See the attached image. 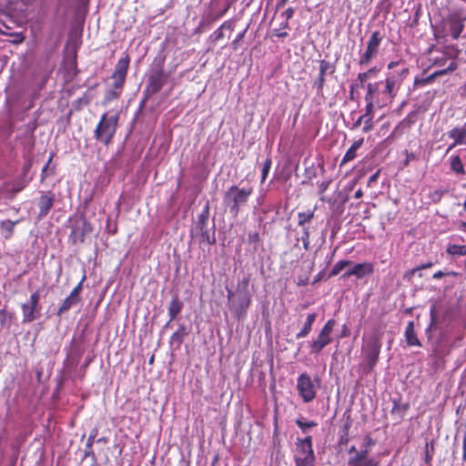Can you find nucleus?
I'll return each instance as SVG.
<instances>
[{
	"instance_id": "obj_1",
	"label": "nucleus",
	"mask_w": 466,
	"mask_h": 466,
	"mask_svg": "<svg viewBox=\"0 0 466 466\" xmlns=\"http://www.w3.org/2000/svg\"><path fill=\"white\" fill-rule=\"evenodd\" d=\"M383 332L380 329H374L368 335L363 337V344L361 347V355L363 361L360 365V369L364 374L371 372L376 366L381 350V338Z\"/></svg>"
},
{
	"instance_id": "obj_2",
	"label": "nucleus",
	"mask_w": 466,
	"mask_h": 466,
	"mask_svg": "<svg viewBox=\"0 0 466 466\" xmlns=\"http://www.w3.org/2000/svg\"><path fill=\"white\" fill-rule=\"evenodd\" d=\"M253 193L251 187L240 188L237 186L230 187L224 196V203L234 216H238L240 208L245 205Z\"/></svg>"
},
{
	"instance_id": "obj_3",
	"label": "nucleus",
	"mask_w": 466,
	"mask_h": 466,
	"mask_svg": "<svg viewBox=\"0 0 466 466\" xmlns=\"http://www.w3.org/2000/svg\"><path fill=\"white\" fill-rule=\"evenodd\" d=\"M117 122V114L111 116L104 114L95 130L96 139L107 145L116 133Z\"/></svg>"
},
{
	"instance_id": "obj_4",
	"label": "nucleus",
	"mask_w": 466,
	"mask_h": 466,
	"mask_svg": "<svg viewBox=\"0 0 466 466\" xmlns=\"http://www.w3.org/2000/svg\"><path fill=\"white\" fill-rule=\"evenodd\" d=\"M296 445V466H313L315 456L312 449V438L308 436L305 439H298Z\"/></svg>"
},
{
	"instance_id": "obj_5",
	"label": "nucleus",
	"mask_w": 466,
	"mask_h": 466,
	"mask_svg": "<svg viewBox=\"0 0 466 466\" xmlns=\"http://www.w3.org/2000/svg\"><path fill=\"white\" fill-rule=\"evenodd\" d=\"M336 321L334 319H329L326 324L320 329L318 337L314 339L311 344V352L319 353L326 346L332 341L331 333L334 329Z\"/></svg>"
},
{
	"instance_id": "obj_6",
	"label": "nucleus",
	"mask_w": 466,
	"mask_h": 466,
	"mask_svg": "<svg viewBox=\"0 0 466 466\" xmlns=\"http://www.w3.org/2000/svg\"><path fill=\"white\" fill-rule=\"evenodd\" d=\"M297 390L303 401L308 403L312 401L317 394V387L307 373H302L297 380Z\"/></svg>"
},
{
	"instance_id": "obj_7",
	"label": "nucleus",
	"mask_w": 466,
	"mask_h": 466,
	"mask_svg": "<svg viewBox=\"0 0 466 466\" xmlns=\"http://www.w3.org/2000/svg\"><path fill=\"white\" fill-rule=\"evenodd\" d=\"M228 300L229 309L240 318L245 314L250 305V296L248 293H238L236 296L231 289H228Z\"/></svg>"
},
{
	"instance_id": "obj_8",
	"label": "nucleus",
	"mask_w": 466,
	"mask_h": 466,
	"mask_svg": "<svg viewBox=\"0 0 466 466\" xmlns=\"http://www.w3.org/2000/svg\"><path fill=\"white\" fill-rule=\"evenodd\" d=\"M39 299V292L35 291L27 302L22 304L23 322L29 323L40 317Z\"/></svg>"
},
{
	"instance_id": "obj_9",
	"label": "nucleus",
	"mask_w": 466,
	"mask_h": 466,
	"mask_svg": "<svg viewBox=\"0 0 466 466\" xmlns=\"http://www.w3.org/2000/svg\"><path fill=\"white\" fill-rule=\"evenodd\" d=\"M407 73L408 68H403L399 76L392 75L386 78L385 88L384 91L382 92V95L384 96L383 104L391 102L392 98L396 96V93L400 88L401 82L400 77L405 76Z\"/></svg>"
},
{
	"instance_id": "obj_10",
	"label": "nucleus",
	"mask_w": 466,
	"mask_h": 466,
	"mask_svg": "<svg viewBox=\"0 0 466 466\" xmlns=\"http://www.w3.org/2000/svg\"><path fill=\"white\" fill-rule=\"evenodd\" d=\"M92 230V226L84 218H76L72 225L70 238L73 243L83 242Z\"/></svg>"
},
{
	"instance_id": "obj_11",
	"label": "nucleus",
	"mask_w": 466,
	"mask_h": 466,
	"mask_svg": "<svg viewBox=\"0 0 466 466\" xmlns=\"http://www.w3.org/2000/svg\"><path fill=\"white\" fill-rule=\"evenodd\" d=\"M381 40L382 37L379 31H375L371 34L367 43V49L360 56V65H368L370 60L377 56Z\"/></svg>"
},
{
	"instance_id": "obj_12",
	"label": "nucleus",
	"mask_w": 466,
	"mask_h": 466,
	"mask_svg": "<svg viewBox=\"0 0 466 466\" xmlns=\"http://www.w3.org/2000/svg\"><path fill=\"white\" fill-rule=\"evenodd\" d=\"M464 20L459 14H452L448 17L449 33L453 39H458L464 29Z\"/></svg>"
},
{
	"instance_id": "obj_13",
	"label": "nucleus",
	"mask_w": 466,
	"mask_h": 466,
	"mask_svg": "<svg viewBox=\"0 0 466 466\" xmlns=\"http://www.w3.org/2000/svg\"><path fill=\"white\" fill-rule=\"evenodd\" d=\"M448 136L453 140V143L449 146L447 151L460 145L466 146V122L462 126L453 127L449 131Z\"/></svg>"
},
{
	"instance_id": "obj_14",
	"label": "nucleus",
	"mask_w": 466,
	"mask_h": 466,
	"mask_svg": "<svg viewBox=\"0 0 466 466\" xmlns=\"http://www.w3.org/2000/svg\"><path fill=\"white\" fill-rule=\"evenodd\" d=\"M374 271V266L370 262H364L355 264L351 268H350L344 276L349 278L350 276H355L358 279H361L367 275L372 274Z\"/></svg>"
},
{
	"instance_id": "obj_15",
	"label": "nucleus",
	"mask_w": 466,
	"mask_h": 466,
	"mask_svg": "<svg viewBox=\"0 0 466 466\" xmlns=\"http://www.w3.org/2000/svg\"><path fill=\"white\" fill-rule=\"evenodd\" d=\"M55 195L51 192L43 193L40 197L38 207L39 214L38 218L41 219L46 217L54 205Z\"/></svg>"
},
{
	"instance_id": "obj_16",
	"label": "nucleus",
	"mask_w": 466,
	"mask_h": 466,
	"mask_svg": "<svg viewBox=\"0 0 466 466\" xmlns=\"http://www.w3.org/2000/svg\"><path fill=\"white\" fill-rule=\"evenodd\" d=\"M327 72L332 74L334 72V68L329 62L321 60L319 62V75L317 81L314 83V86L318 91H321L323 89L325 83L324 76Z\"/></svg>"
},
{
	"instance_id": "obj_17",
	"label": "nucleus",
	"mask_w": 466,
	"mask_h": 466,
	"mask_svg": "<svg viewBox=\"0 0 466 466\" xmlns=\"http://www.w3.org/2000/svg\"><path fill=\"white\" fill-rule=\"evenodd\" d=\"M128 66H129V57L127 56L119 59L117 64L116 65V68L113 73L112 78H119V79H121L122 77L126 78Z\"/></svg>"
},
{
	"instance_id": "obj_18",
	"label": "nucleus",
	"mask_w": 466,
	"mask_h": 466,
	"mask_svg": "<svg viewBox=\"0 0 466 466\" xmlns=\"http://www.w3.org/2000/svg\"><path fill=\"white\" fill-rule=\"evenodd\" d=\"M165 83V75L162 71L157 72L149 78V88L156 93L161 89Z\"/></svg>"
},
{
	"instance_id": "obj_19",
	"label": "nucleus",
	"mask_w": 466,
	"mask_h": 466,
	"mask_svg": "<svg viewBox=\"0 0 466 466\" xmlns=\"http://www.w3.org/2000/svg\"><path fill=\"white\" fill-rule=\"evenodd\" d=\"M405 338L409 346H420V340L417 338V334L414 329V324L410 321L405 329Z\"/></svg>"
},
{
	"instance_id": "obj_20",
	"label": "nucleus",
	"mask_w": 466,
	"mask_h": 466,
	"mask_svg": "<svg viewBox=\"0 0 466 466\" xmlns=\"http://www.w3.org/2000/svg\"><path fill=\"white\" fill-rule=\"evenodd\" d=\"M450 167L451 170L456 175L462 176L466 173L464 165L459 155H453L450 157Z\"/></svg>"
},
{
	"instance_id": "obj_21",
	"label": "nucleus",
	"mask_w": 466,
	"mask_h": 466,
	"mask_svg": "<svg viewBox=\"0 0 466 466\" xmlns=\"http://www.w3.org/2000/svg\"><path fill=\"white\" fill-rule=\"evenodd\" d=\"M362 144H363V138H360V139L355 141L351 145V147L347 150V152L345 153L340 165L342 166L345 163L353 160L357 156V154H356L357 150L362 146Z\"/></svg>"
},
{
	"instance_id": "obj_22",
	"label": "nucleus",
	"mask_w": 466,
	"mask_h": 466,
	"mask_svg": "<svg viewBox=\"0 0 466 466\" xmlns=\"http://www.w3.org/2000/svg\"><path fill=\"white\" fill-rule=\"evenodd\" d=\"M317 315L316 313H309L307 316V319L304 323L303 328L296 335L297 339H302L308 336V334L310 332L312 329V325L314 321L316 320Z\"/></svg>"
},
{
	"instance_id": "obj_23",
	"label": "nucleus",
	"mask_w": 466,
	"mask_h": 466,
	"mask_svg": "<svg viewBox=\"0 0 466 466\" xmlns=\"http://www.w3.org/2000/svg\"><path fill=\"white\" fill-rule=\"evenodd\" d=\"M349 466H379V461L374 459H361L358 457H350L348 461Z\"/></svg>"
},
{
	"instance_id": "obj_24",
	"label": "nucleus",
	"mask_w": 466,
	"mask_h": 466,
	"mask_svg": "<svg viewBox=\"0 0 466 466\" xmlns=\"http://www.w3.org/2000/svg\"><path fill=\"white\" fill-rule=\"evenodd\" d=\"M183 303L177 298H173L168 306V315L170 320L174 319L177 315L181 311Z\"/></svg>"
},
{
	"instance_id": "obj_25",
	"label": "nucleus",
	"mask_w": 466,
	"mask_h": 466,
	"mask_svg": "<svg viewBox=\"0 0 466 466\" xmlns=\"http://www.w3.org/2000/svg\"><path fill=\"white\" fill-rule=\"evenodd\" d=\"M80 298H76L73 295L69 294L67 298H66L58 309V314L67 311L70 308L76 305L79 301Z\"/></svg>"
},
{
	"instance_id": "obj_26",
	"label": "nucleus",
	"mask_w": 466,
	"mask_h": 466,
	"mask_svg": "<svg viewBox=\"0 0 466 466\" xmlns=\"http://www.w3.org/2000/svg\"><path fill=\"white\" fill-rule=\"evenodd\" d=\"M458 67V64L455 62V61H451V64L449 65V66L447 68H444V69H441V70H438V71H435L434 73H432L430 76H429V79H434L435 77L437 76H442V75H446L450 72H453L454 70H456Z\"/></svg>"
},
{
	"instance_id": "obj_27",
	"label": "nucleus",
	"mask_w": 466,
	"mask_h": 466,
	"mask_svg": "<svg viewBox=\"0 0 466 466\" xmlns=\"http://www.w3.org/2000/svg\"><path fill=\"white\" fill-rule=\"evenodd\" d=\"M447 252L451 256H462L466 254V247L461 245H451Z\"/></svg>"
},
{
	"instance_id": "obj_28",
	"label": "nucleus",
	"mask_w": 466,
	"mask_h": 466,
	"mask_svg": "<svg viewBox=\"0 0 466 466\" xmlns=\"http://www.w3.org/2000/svg\"><path fill=\"white\" fill-rule=\"evenodd\" d=\"M17 222L18 221H12L9 219L1 222V228L6 233L5 238H9L12 235L14 228Z\"/></svg>"
},
{
	"instance_id": "obj_29",
	"label": "nucleus",
	"mask_w": 466,
	"mask_h": 466,
	"mask_svg": "<svg viewBox=\"0 0 466 466\" xmlns=\"http://www.w3.org/2000/svg\"><path fill=\"white\" fill-rule=\"evenodd\" d=\"M445 56L452 61H455V59L459 56L461 50L454 45L447 46H445Z\"/></svg>"
},
{
	"instance_id": "obj_30",
	"label": "nucleus",
	"mask_w": 466,
	"mask_h": 466,
	"mask_svg": "<svg viewBox=\"0 0 466 466\" xmlns=\"http://www.w3.org/2000/svg\"><path fill=\"white\" fill-rule=\"evenodd\" d=\"M313 216H314V212L313 211L299 212V215H298L299 226H301V227L304 228V225L306 223L310 222V220L312 219Z\"/></svg>"
},
{
	"instance_id": "obj_31",
	"label": "nucleus",
	"mask_w": 466,
	"mask_h": 466,
	"mask_svg": "<svg viewBox=\"0 0 466 466\" xmlns=\"http://www.w3.org/2000/svg\"><path fill=\"white\" fill-rule=\"evenodd\" d=\"M378 89H379V84L378 83H374V84H368L367 85V93H366V96H365V100H375V94L378 92Z\"/></svg>"
},
{
	"instance_id": "obj_32",
	"label": "nucleus",
	"mask_w": 466,
	"mask_h": 466,
	"mask_svg": "<svg viewBox=\"0 0 466 466\" xmlns=\"http://www.w3.org/2000/svg\"><path fill=\"white\" fill-rule=\"evenodd\" d=\"M185 335L186 329L184 326H180L179 329L172 334L170 340L171 342H177L178 344H180Z\"/></svg>"
},
{
	"instance_id": "obj_33",
	"label": "nucleus",
	"mask_w": 466,
	"mask_h": 466,
	"mask_svg": "<svg viewBox=\"0 0 466 466\" xmlns=\"http://www.w3.org/2000/svg\"><path fill=\"white\" fill-rule=\"evenodd\" d=\"M350 264H351V262L350 260H339V261H338L334 265V267H333V268H332V270L330 272V275L331 276L338 275L345 267L349 266Z\"/></svg>"
},
{
	"instance_id": "obj_34",
	"label": "nucleus",
	"mask_w": 466,
	"mask_h": 466,
	"mask_svg": "<svg viewBox=\"0 0 466 466\" xmlns=\"http://www.w3.org/2000/svg\"><path fill=\"white\" fill-rule=\"evenodd\" d=\"M296 424L302 430L303 432H306L309 428L317 426L315 421H304L302 419H297Z\"/></svg>"
},
{
	"instance_id": "obj_35",
	"label": "nucleus",
	"mask_w": 466,
	"mask_h": 466,
	"mask_svg": "<svg viewBox=\"0 0 466 466\" xmlns=\"http://www.w3.org/2000/svg\"><path fill=\"white\" fill-rule=\"evenodd\" d=\"M248 278L245 277L238 283L237 292L238 293H248Z\"/></svg>"
},
{
	"instance_id": "obj_36",
	"label": "nucleus",
	"mask_w": 466,
	"mask_h": 466,
	"mask_svg": "<svg viewBox=\"0 0 466 466\" xmlns=\"http://www.w3.org/2000/svg\"><path fill=\"white\" fill-rule=\"evenodd\" d=\"M271 167V159L267 158L263 164L262 172H261V183H264Z\"/></svg>"
},
{
	"instance_id": "obj_37",
	"label": "nucleus",
	"mask_w": 466,
	"mask_h": 466,
	"mask_svg": "<svg viewBox=\"0 0 466 466\" xmlns=\"http://www.w3.org/2000/svg\"><path fill=\"white\" fill-rule=\"evenodd\" d=\"M366 101V113L364 114L367 117H373L372 116V110L374 107V104L376 103V100H365ZM379 106H381L382 105H380L379 102H377Z\"/></svg>"
},
{
	"instance_id": "obj_38",
	"label": "nucleus",
	"mask_w": 466,
	"mask_h": 466,
	"mask_svg": "<svg viewBox=\"0 0 466 466\" xmlns=\"http://www.w3.org/2000/svg\"><path fill=\"white\" fill-rule=\"evenodd\" d=\"M444 194V191L441 189H436L430 193L429 198L434 203H438L441 201L442 196Z\"/></svg>"
},
{
	"instance_id": "obj_39",
	"label": "nucleus",
	"mask_w": 466,
	"mask_h": 466,
	"mask_svg": "<svg viewBox=\"0 0 466 466\" xmlns=\"http://www.w3.org/2000/svg\"><path fill=\"white\" fill-rule=\"evenodd\" d=\"M0 34L7 35H13L15 37L14 42L16 43V44L22 43L24 41V39H25V37H24V35L22 34H20V33L13 34V33H10L8 31H5V30L2 29L1 27H0Z\"/></svg>"
},
{
	"instance_id": "obj_40",
	"label": "nucleus",
	"mask_w": 466,
	"mask_h": 466,
	"mask_svg": "<svg viewBox=\"0 0 466 466\" xmlns=\"http://www.w3.org/2000/svg\"><path fill=\"white\" fill-rule=\"evenodd\" d=\"M301 240H302V243H303V246L306 249L309 248V228L304 227L303 228V233H302V236H301Z\"/></svg>"
},
{
	"instance_id": "obj_41",
	"label": "nucleus",
	"mask_w": 466,
	"mask_h": 466,
	"mask_svg": "<svg viewBox=\"0 0 466 466\" xmlns=\"http://www.w3.org/2000/svg\"><path fill=\"white\" fill-rule=\"evenodd\" d=\"M370 449L369 448H363L361 451H356V454L351 455L350 457H358V458H365V459H371L369 457Z\"/></svg>"
},
{
	"instance_id": "obj_42",
	"label": "nucleus",
	"mask_w": 466,
	"mask_h": 466,
	"mask_svg": "<svg viewBox=\"0 0 466 466\" xmlns=\"http://www.w3.org/2000/svg\"><path fill=\"white\" fill-rule=\"evenodd\" d=\"M370 449L369 448H363L361 451H356V454L351 455L350 457H358V458H365V459H371L369 457Z\"/></svg>"
},
{
	"instance_id": "obj_43",
	"label": "nucleus",
	"mask_w": 466,
	"mask_h": 466,
	"mask_svg": "<svg viewBox=\"0 0 466 466\" xmlns=\"http://www.w3.org/2000/svg\"><path fill=\"white\" fill-rule=\"evenodd\" d=\"M374 445H375V441L369 435L365 436L363 443H362V448L370 449Z\"/></svg>"
},
{
	"instance_id": "obj_44",
	"label": "nucleus",
	"mask_w": 466,
	"mask_h": 466,
	"mask_svg": "<svg viewBox=\"0 0 466 466\" xmlns=\"http://www.w3.org/2000/svg\"><path fill=\"white\" fill-rule=\"evenodd\" d=\"M85 278L86 277L84 276L82 280L77 284V286L73 289V290L70 293L71 295H73L76 298H79L80 292L82 290V283H83Z\"/></svg>"
},
{
	"instance_id": "obj_45",
	"label": "nucleus",
	"mask_w": 466,
	"mask_h": 466,
	"mask_svg": "<svg viewBox=\"0 0 466 466\" xmlns=\"http://www.w3.org/2000/svg\"><path fill=\"white\" fill-rule=\"evenodd\" d=\"M372 118L373 117H367L364 119L365 126L363 127L364 132H369L372 128Z\"/></svg>"
},
{
	"instance_id": "obj_46",
	"label": "nucleus",
	"mask_w": 466,
	"mask_h": 466,
	"mask_svg": "<svg viewBox=\"0 0 466 466\" xmlns=\"http://www.w3.org/2000/svg\"><path fill=\"white\" fill-rule=\"evenodd\" d=\"M113 79H114V84H113L114 87L116 89H121L126 78L122 77L121 79H119V78H113Z\"/></svg>"
},
{
	"instance_id": "obj_47",
	"label": "nucleus",
	"mask_w": 466,
	"mask_h": 466,
	"mask_svg": "<svg viewBox=\"0 0 466 466\" xmlns=\"http://www.w3.org/2000/svg\"><path fill=\"white\" fill-rule=\"evenodd\" d=\"M370 77V76L367 72L360 73L358 75V80L360 82L361 85L364 82H366Z\"/></svg>"
},
{
	"instance_id": "obj_48",
	"label": "nucleus",
	"mask_w": 466,
	"mask_h": 466,
	"mask_svg": "<svg viewBox=\"0 0 466 466\" xmlns=\"http://www.w3.org/2000/svg\"><path fill=\"white\" fill-rule=\"evenodd\" d=\"M225 28L231 29V25H230V24L224 23V24H223V25L218 28V32H217V34H218V35H217V36H216V38H217V39H218V38H220V37H222V36H223V35H222V30H223V29H225Z\"/></svg>"
},
{
	"instance_id": "obj_49",
	"label": "nucleus",
	"mask_w": 466,
	"mask_h": 466,
	"mask_svg": "<svg viewBox=\"0 0 466 466\" xmlns=\"http://www.w3.org/2000/svg\"><path fill=\"white\" fill-rule=\"evenodd\" d=\"M447 58L448 57L444 54L441 57L435 58L434 61H433V65L443 66L445 64Z\"/></svg>"
},
{
	"instance_id": "obj_50",
	"label": "nucleus",
	"mask_w": 466,
	"mask_h": 466,
	"mask_svg": "<svg viewBox=\"0 0 466 466\" xmlns=\"http://www.w3.org/2000/svg\"><path fill=\"white\" fill-rule=\"evenodd\" d=\"M462 461H466V431L462 441Z\"/></svg>"
},
{
	"instance_id": "obj_51",
	"label": "nucleus",
	"mask_w": 466,
	"mask_h": 466,
	"mask_svg": "<svg viewBox=\"0 0 466 466\" xmlns=\"http://www.w3.org/2000/svg\"><path fill=\"white\" fill-rule=\"evenodd\" d=\"M294 14V10L293 8H288L285 12H284V15H286L287 19H289L292 17Z\"/></svg>"
},
{
	"instance_id": "obj_52",
	"label": "nucleus",
	"mask_w": 466,
	"mask_h": 466,
	"mask_svg": "<svg viewBox=\"0 0 466 466\" xmlns=\"http://www.w3.org/2000/svg\"><path fill=\"white\" fill-rule=\"evenodd\" d=\"M379 174H380V172H379V171H377L375 174H373V175L369 178V185H370L371 183L375 182V181L378 179Z\"/></svg>"
},
{
	"instance_id": "obj_53",
	"label": "nucleus",
	"mask_w": 466,
	"mask_h": 466,
	"mask_svg": "<svg viewBox=\"0 0 466 466\" xmlns=\"http://www.w3.org/2000/svg\"><path fill=\"white\" fill-rule=\"evenodd\" d=\"M367 73H369V75L371 76H376L377 73H378V69L376 67H372L370 68V70L366 71Z\"/></svg>"
},
{
	"instance_id": "obj_54",
	"label": "nucleus",
	"mask_w": 466,
	"mask_h": 466,
	"mask_svg": "<svg viewBox=\"0 0 466 466\" xmlns=\"http://www.w3.org/2000/svg\"><path fill=\"white\" fill-rule=\"evenodd\" d=\"M2 25L6 29V31L13 28V26L10 25V23H7L5 20L2 21Z\"/></svg>"
},
{
	"instance_id": "obj_55",
	"label": "nucleus",
	"mask_w": 466,
	"mask_h": 466,
	"mask_svg": "<svg viewBox=\"0 0 466 466\" xmlns=\"http://www.w3.org/2000/svg\"><path fill=\"white\" fill-rule=\"evenodd\" d=\"M443 276H444V273L441 270H439L433 274L434 279H441Z\"/></svg>"
},
{
	"instance_id": "obj_56",
	"label": "nucleus",
	"mask_w": 466,
	"mask_h": 466,
	"mask_svg": "<svg viewBox=\"0 0 466 466\" xmlns=\"http://www.w3.org/2000/svg\"><path fill=\"white\" fill-rule=\"evenodd\" d=\"M399 65V61H391L388 65L389 69H392L393 67L397 66Z\"/></svg>"
},
{
	"instance_id": "obj_57",
	"label": "nucleus",
	"mask_w": 466,
	"mask_h": 466,
	"mask_svg": "<svg viewBox=\"0 0 466 466\" xmlns=\"http://www.w3.org/2000/svg\"><path fill=\"white\" fill-rule=\"evenodd\" d=\"M432 266V263H427V264H423L420 267L417 268V269H424V268H431Z\"/></svg>"
},
{
	"instance_id": "obj_58",
	"label": "nucleus",
	"mask_w": 466,
	"mask_h": 466,
	"mask_svg": "<svg viewBox=\"0 0 466 466\" xmlns=\"http://www.w3.org/2000/svg\"><path fill=\"white\" fill-rule=\"evenodd\" d=\"M362 196H363V193H362L361 189H358L354 194L355 198H360Z\"/></svg>"
},
{
	"instance_id": "obj_59",
	"label": "nucleus",
	"mask_w": 466,
	"mask_h": 466,
	"mask_svg": "<svg viewBox=\"0 0 466 466\" xmlns=\"http://www.w3.org/2000/svg\"><path fill=\"white\" fill-rule=\"evenodd\" d=\"M365 118H367V116H365L364 115L360 116L359 119L356 121L355 126H360L361 121L364 120Z\"/></svg>"
},
{
	"instance_id": "obj_60",
	"label": "nucleus",
	"mask_w": 466,
	"mask_h": 466,
	"mask_svg": "<svg viewBox=\"0 0 466 466\" xmlns=\"http://www.w3.org/2000/svg\"><path fill=\"white\" fill-rule=\"evenodd\" d=\"M356 451H359L354 446H351L349 450V453L350 456L356 454Z\"/></svg>"
},
{
	"instance_id": "obj_61",
	"label": "nucleus",
	"mask_w": 466,
	"mask_h": 466,
	"mask_svg": "<svg viewBox=\"0 0 466 466\" xmlns=\"http://www.w3.org/2000/svg\"><path fill=\"white\" fill-rule=\"evenodd\" d=\"M249 238H250L251 239L258 240V235L256 233V234H254V235H250V236H249Z\"/></svg>"
},
{
	"instance_id": "obj_62",
	"label": "nucleus",
	"mask_w": 466,
	"mask_h": 466,
	"mask_svg": "<svg viewBox=\"0 0 466 466\" xmlns=\"http://www.w3.org/2000/svg\"><path fill=\"white\" fill-rule=\"evenodd\" d=\"M346 330H347V328H346V326H344V330H343V333L341 334V337L347 336Z\"/></svg>"
},
{
	"instance_id": "obj_63",
	"label": "nucleus",
	"mask_w": 466,
	"mask_h": 466,
	"mask_svg": "<svg viewBox=\"0 0 466 466\" xmlns=\"http://www.w3.org/2000/svg\"><path fill=\"white\" fill-rule=\"evenodd\" d=\"M51 159H49L48 163L46 165V167L43 168L42 172H46V168H47V166L48 164L50 163Z\"/></svg>"
},
{
	"instance_id": "obj_64",
	"label": "nucleus",
	"mask_w": 466,
	"mask_h": 466,
	"mask_svg": "<svg viewBox=\"0 0 466 466\" xmlns=\"http://www.w3.org/2000/svg\"><path fill=\"white\" fill-rule=\"evenodd\" d=\"M286 35H287L286 32L280 33V34L278 35V36H279V37L286 36Z\"/></svg>"
}]
</instances>
